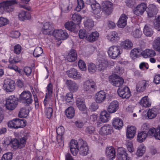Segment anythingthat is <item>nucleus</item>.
Listing matches in <instances>:
<instances>
[{
    "instance_id": "f257e3e1",
    "label": "nucleus",
    "mask_w": 160,
    "mask_h": 160,
    "mask_svg": "<svg viewBox=\"0 0 160 160\" xmlns=\"http://www.w3.org/2000/svg\"><path fill=\"white\" fill-rule=\"evenodd\" d=\"M16 0L6 1L0 3V10H4L7 12L13 11L14 9V5L18 3Z\"/></svg>"
},
{
    "instance_id": "f03ea898",
    "label": "nucleus",
    "mask_w": 160,
    "mask_h": 160,
    "mask_svg": "<svg viewBox=\"0 0 160 160\" xmlns=\"http://www.w3.org/2000/svg\"><path fill=\"white\" fill-rule=\"evenodd\" d=\"M18 103V99L14 96H10L6 100V106L10 110H12L17 107Z\"/></svg>"
},
{
    "instance_id": "7ed1b4c3",
    "label": "nucleus",
    "mask_w": 160,
    "mask_h": 160,
    "mask_svg": "<svg viewBox=\"0 0 160 160\" xmlns=\"http://www.w3.org/2000/svg\"><path fill=\"white\" fill-rule=\"evenodd\" d=\"M96 83L92 80H87L83 84V90L84 91L89 93L94 92L97 89Z\"/></svg>"
},
{
    "instance_id": "20e7f679",
    "label": "nucleus",
    "mask_w": 160,
    "mask_h": 160,
    "mask_svg": "<svg viewBox=\"0 0 160 160\" xmlns=\"http://www.w3.org/2000/svg\"><path fill=\"white\" fill-rule=\"evenodd\" d=\"M83 140L79 139L78 141L72 140L70 142L69 147L71 151L74 156L77 155L78 152V149L80 147V143H81Z\"/></svg>"
},
{
    "instance_id": "39448f33",
    "label": "nucleus",
    "mask_w": 160,
    "mask_h": 160,
    "mask_svg": "<svg viewBox=\"0 0 160 160\" xmlns=\"http://www.w3.org/2000/svg\"><path fill=\"white\" fill-rule=\"evenodd\" d=\"M19 99L20 101L28 105L31 104L32 102V94L30 92L28 91H23L20 95Z\"/></svg>"
},
{
    "instance_id": "423d86ee",
    "label": "nucleus",
    "mask_w": 160,
    "mask_h": 160,
    "mask_svg": "<svg viewBox=\"0 0 160 160\" xmlns=\"http://www.w3.org/2000/svg\"><path fill=\"white\" fill-rule=\"evenodd\" d=\"M26 138L25 137L19 139L16 138L12 139V147L14 149L22 148L26 144Z\"/></svg>"
},
{
    "instance_id": "0eeeda50",
    "label": "nucleus",
    "mask_w": 160,
    "mask_h": 160,
    "mask_svg": "<svg viewBox=\"0 0 160 160\" xmlns=\"http://www.w3.org/2000/svg\"><path fill=\"white\" fill-rule=\"evenodd\" d=\"M109 81L113 86L118 87H121L124 83L123 79L115 74L110 77Z\"/></svg>"
},
{
    "instance_id": "6e6552de",
    "label": "nucleus",
    "mask_w": 160,
    "mask_h": 160,
    "mask_svg": "<svg viewBox=\"0 0 160 160\" xmlns=\"http://www.w3.org/2000/svg\"><path fill=\"white\" fill-rule=\"evenodd\" d=\"M108 53L109 57L112 59H115L121 53L119 47L117 46L110 47L108 50Z\"/></svg>"
},
{
    "instance_id": "1a4fd4ad",
    "label": "nucleus",
    "mask_w": 160,
    "mask_h": 160,
    "mask_svg": "<svg viewBox=\"0 0 160 160\" xmlns=\"http://www.w3.org/2000/svg\"><path fill=\"white\" fill-rule=\"evenodd\" d=\"M117 92L118 95L123 99H128L131 95L130 89L127 86L122 88H119Z\"/></svg>"
},
{
    "instance_id": "9d476101",
    "label": "nucleus",
    "mask_w": 160,
    "mask_h": 160,
    "mask_svg": "<svg viewBox=\"0 0 160 160\" xmlns=\"http://www.w3.org/2000/svg\"><path fill=\"white\" fill-rule=\"evenodd\" d=\"M60 7L62 12L67 13L72 9V4L69 0H62Z\"/></svg>"
},
{
    "instance_id": "9b49d317",
    "label": "nucleus",
    "mask_w": 160,
    "mask_h": 160,
    "mask_svg": "<svg viewBox=\"0 0 160 160\" xmlns=\"http://www.w3.org/2000/svg\"><path fill=\"white\" fill-rule=\"evenodd\" d=\"M3 87L7 92H12L15 88V82L13 80L7 78L4 80Z\"/></svg>"
},
{
    "instance_id": "f8f14e48",
    "label": "nucleus",
    "mask_w": 160,
    "mask_h": 160,
    "mask_svg": "<svg viewBox=\"0 0 160 160\" xmlns=\"http://www.w3.org/2000/svg\"><path fill=\"white\" fill-rule=\"evenodd\" d=\"M113 8V5L111 2L105 1L102 4V9L103 11L105 12L107 14H110Z\"/></svg>"
},
{
    "instance_id": "ddd939ff",
    "label": "nucleus",
    "mask_w": 160,
    "mask_h": 160,
    "mask_svg": "<svg viewBox=\"0 0 160 160\" xmlns=\"http://www.w3.org/2000/svg\"><path fill=\"white\" fill-rule=\"evenodd\" d=\"M53 35L57 39L59 40L65 39L68 36V33L65 31L61 29L55 30L53 32Z\"/></svg>"
},
{
    "instance_id": "4468645a",
    "label": "nucleus",
    "mask_w": 160,
    "mask_h": 160,
    "mask_svg": "<svg viewBox=\"0 0 160 160\" xmlns=\"http://www.w3.org/2000/svg\"><path fill=\"white\" fill-rule=\"evenodd\" d=\"M80 144L78 149L79 154L83 156L87 155L89 152V148L87 143L83 140L81 143Z\"/></svg>"
},
{
    "instance_id": "2eb2a0df",
    "label": "nucleus",
    "mask_w": 160,
    "mask_h": 160,
    "mask_svg": "<svg viewBox=\"0 0 160 160\" xmlns=\"http://www.w3.org/2000/svg\"><path fill=\"white\" fill-rule=\"evenodd\" d=\"M113 127L111 125L106 124L101 128L100 133L102 135L110 134L113 132Z\"/></svg>"
},
{
    "instance_id": "dca6fc26",
    "label": "nucleus",
    "mask_w": 160,
    "mask_h": 160,
    "mask_svg": "<svg viewBox=\"0 0 160 160\" xmlns=\"http://www.w3.org/2000/svg\"><path fill=\"white\" fill-rule=\"evenodd\" d=\"M106 98V94L103 91H100L97 92L95 96V100L97 103L103 102Z\"/></svg>"
},
{
    "instance_id": "f3484780",
    "label": "nucleus",
    "mask_w": 160,
    "mask_h": 160,
    "mask_svg": "<svg viewBox=\"0 0 160 160\" xmlns=\"http://www.w3.org/2000/svg\"><path fill=\"white\" fill-rule=\"evenodd\" d=\"M68 76L74 79H78L81 78V76L78 71L74 68H72L66 72Z\"/></svg>"
},
{
    "instance_id": "a211bd4d",
    "label": "nucleus",
    "mask_w": 160,
    "mask_h": 160,
    "mask_svg": "<svg viewBox=\"0 0 160 160\" xmlns=\"http://www.w3.org/2000/svg\"><path fill=\"white\" fill-rule=\"evenodd\" d=\"M66 84L70 90L72 92H75L78 90V85L73 81L67 80L66 82Z\"/></svg>"
},
{
    "instance_id": "6ab92c4d",
    "label": "nucleus",
    "mask_w": 160,
    "mask_h": 160,
    "mask_svg": "<svg viewBox=\"0 0 160 160\" xmlns=\"http://www.w3.org/2000/svg\"><path fill=\"white\" fill-rule=\"evenodd\" d=\"M147 6L146 4L142 3L138 5L136 8L134 13L136 15L139 16L142 15L146 10Z\"/></svg>"
},
{
    "instance_id": "aec40b11",
    "label": "nucleus",
    "mask_w": 160,
    "mask_h": 160,
    "mask_svg": "<svg viewBox=\"0 0 160 160\" xmlns=\"http://www.w3.org/2000/svg\"><path fill=\"white\" fill-rule=\"evenodd\" d=\"M52 30V24L49 22H46L44 23L42 31L44 34L50 35Z\"/></svg>"
},
{
    "instance_id": "412c9836",
    "label": "nucleus",
    "mask_w": 160,
    "mask_h": 160,
    "mask_svg": "<svg viewBox=\"0 0 160 160\" xmlns=\"http://www.w3.org/2000/svg\"><path fill=\"white\" fill-rule=\"evenodd\" d=\"M112 123L113 126L115 129L120 130L123 126V122L119 118H115L113 119Z\"/></svg>"
},
{
    "instance_id": "4be33fe9",
    "label": "nucleus",
    "mask_w": 160,
    "mask_h": 160,
    "mask_svg": "<svg viewBox=\"0 0 160 160\" xmlns=\"http://www.w3.org/2000/svg\"><path fill=\"white\" fill-rule=\"evenodd\" d=\"M118 102L117 101H114L108 106V111L109 113H114L118 109Z\"/></svg>"
},
{
    "instance_id": "5701e85b",
    "label": "nucleus",
    "mask_w": 160,
    "mask_h": 160,
    "mask_svg": "<svg viewBox=\"0 0 160 160\" xmlns=\"http://www.w3.org/2000/svg\"><path fill=\"white\" fill-rule=\"evenodd\" d=\"M128 17L125 14H122L120 17L117 23V26L120 28H123L127 24Z\"/></svg>"
},
{
    "instance_id": "b1692460",
    "label": "nucleus",
    "mask_w": 160,
    "mask_h": 160,
    "mask_svg": "<svg viewBox=\"0 0 160 160\" xmlns=\"http://www.w3.org/2000/svg\"><path fill=\"white\" fill-rule=\"evenodd\" d=\"M148 81L146 80L140 81L137 85V91L139 92L144 91L146 88L148 86Z\"/></svg>"
},
{
    "instance_id": "393cba45",
    "label": "nucleus",
    "mask_w": 160,
    "mask_h": 160,
    "mask_svg": "<svg viewBox=\"0 0 160 160\" xmlns=\"http://www.w3.org/2000/svg\"><path fill=\"white\" fill-rule=\"evenodd\" d=\"M106 154L110 159H113L116 156L115 149L112 147L107 148L106 150Z\"/></svg>"
},
{
    "instance_id": "a878e982",
    "label": "nucleus",
    "mask_w": 160,
    "mask_h": 160,
    "mask_svg": "<svg viewBox=\"0 0 160 160\" xmlns=\"http://www.w3.org/2000/svg\"><path fill=\"white\" fill-rule=\"evenodd\" d=\"M148 11H147L148 15L150 17H152L156 15L158 12L157 9L155 5L152 4L149 5Z\"/></svg>"
},
{
    "instance_id": "bb28decb",
    "label": "nucleus",
    "mask_w": 160,
    "mask_h": 160,
    "mask_svg": "<svg viewBox=\"0 0 160 160\" xmlns=\"http://www.w3.org/2000/svg\"><path fill=\"white\" fill-rule=\"evenodd\" d=\"M136 133V128L133 126H129L127 128V137L128 138L131 139L135 136Z\"/></svg>"
},
{
    "instance_id": "cd10ccee",
    "label": "nucleus",
    "mask_w": 160,
    "mask_h": 160,
    "mask_svg": "<svg viewBox=\"0 0 160 160\" xmlns=\"http://www.w3.org/2000/svg\"><path fill=\"white\" fill-rule=\"evenodd\" d=\"M76 104L80 111H83L86 109L85 102L83 98H78L76 101Z\"/></svg>"
},
{
    "instance_id": "c85d7f7f",
    "label": "nucleus",
    "mask_w": 160,
    "mask_h": 160,
    "mask_svg": "<svg viewBox=\"0 0 160 160\" xmlns=\"http://www.w3.org/2000/svg\"><path fill=\"white\" fill-rule=\"evenodd\" d=\"M110 118L109 114L106 111H102L100 116V120L102 122H108Z\"/></svg>"
},
{
    "instance_id": "c756f323",
    "label": "nucleus",
    "mask_w": 160,
    "mask_h": 160,
    "mask_svg": "<svg viewBox=\"0 0 160 160\" xmlns=\"http://www.w3.org/2000/svg\"><path fill=\"white\" fill-rule=\"evenodd\" d=\"M18 16L19 19L22 21L26 19H29L31 18L29 13L27 11H22L19 12Z\"/></svg>"
},
{
    "instance_id": "7c9ffc66",
    "label": "nucleus",
    "mask_w": 160,
    "mask_h": 160,
    "mask_svg": "<svg viewBox=\"0 0 160 160\" xmlns=\"http://www.w3.org/2000/svg\"><path fill=\"white\" fill-rule=\"evenodd\" d=\"M99 36V33L96 31L92 33L88 36L86 37L87 40L89 42H94L97 40Z\"/></svg>"
},
{
    "instance_id": "2f4dec72",
    "label": "nucleus",
    "mask_w": 160,
    "mask_h": 160,
    "mask_svg": "<svg viewBox=\"0 0 160 160\" xmlns=\"http://www.w3.org/2000/svg\"><path fill=\"white\" fill-rule=\"evenodd\" d=\"M77 58V54L74 49L71 50L67 57V60L69 62L74 61Z\"/></svg>"
},
{
    "instance_id": "473e14b6",
    "label": "nucleus",
    "mask_w": 160,
    "mask_h": 160,
    "mask_svg": "<svg viewBox=\"0 0 160 160\" xmlns=\"http://www.w3.org/2000/svg\"><path fill=\"white\" fill-rule=\"evenodd\" d=\"M142 56L145 58H147L148 57H152L156 55L155 52L152 49H146L143 51L142 53Z\"/></svg>"
},
{
    "instance_id": "72a5a7b5",
    "label": "nucleus",
    "mask_w": 160,
    "mask_h": 160,
    "mask_svg": "<svg viewBox=\"0 0 160 160\" xmlns=\"http://www.w3.org/2000/svg\"><path fill=\"white\" fill-rule=\"evenodd\" d=\"M64 26L66 28L71 32L76 31V28L77 25L73 21H70L66 23Z\"/></svg>"
},
{
    "instance_id": "f704fd0d",
    "label": "nucleus",
    "mask_w": 160,
    "mask_h": 160,
    "mask_svg": "<svg viewBox=\"0 0 160 160\" xmlns=\"http://www.w3.org/2000/svg\"><path fill=\"white\" fill-rule=\"evenodd\" d=\"M122 47L125 49H130L132 47V42L129 39H127L121 42Z\"/></svg>"
},
{
    "instance_id": "c9c22d12",
    "label": "nucleus",
    "mask_w": 160,
    "mask_h": 160,
    "mask_svg": "<svg viewBox=\"0 0 160 160\" xmlns=\"http://www.w3.org/2000/svg\"><path fill=\"white\" fill-rule=\"evenodd\" d=\"M140 103L142 106L145 108L149 107L151 105V102L148 96L143 97L141 100Z\"/></svg>"
},
{
    "instance_id": "e433bc0d",
    "label": "nucleus",
    "mask_w": 160,
    "mask_h": 160,
    "mask_svg": "<svg viewBox=\"0 0 160 160\" xmlns=\"http://www.w3.org/2000/svg\"><path fill=\"white\" fill-rule=\"evenodd\" d=\"M142 53L141 49L135 48L131 51L130 57L132 59H134L137 58H138Z\"/></svg>"
},
{
    "instance_id": "4c0bfd02",
    "label": "nucleus",
    "mask_w": 160,
    "mask_h": 160,
    "mask_svg": "<svg viewBox=\"0 0 160 160\" xmlns=\"http://www.w3.org/2000/svg\"><path fill=\"white\" fill-rule=\"evenodd\" d=\"M66 115L69 118H72L74 116L75 111L74 108L71 107H68L65 111Z\"/></svg>"
},
{
    "instance_id": "58836bf2",
    "label": "nucleus",
    "mask_w": 160,
    "mask_h": 160,
    "mask_svg": "<svg viewBox=\"0 0 160 160\" xmlns=\"http://www.w3.org/2000/svg\"><path fill=\"white\" fill-rule=\"evenodd\" d=\"M107 37L109 40L113 42L119 39L118 33L115 31L112 32L109 35L107 36Z\"/></svg>"
},
{
    "instance_id": "ea45409f",
    "label": "nucleus",
    "mask_w": 160,
    "mask_h": 160,
    "mask_svg": "<svg viewBox=\"0 0 160 160\" xmlns=\"http://www.w3.org/2000/svg\"><path fill=\"white\" fill-rule=\"evenodd\" d=\"M99 62V64L98 65V70L100 71H102L105 69L107 65L108 62L103 59L100 60Z\"/></svg>"
},
{
    "instance_id": "a19ab883",
    "label": "nucleus",
    "mask_w": 160,
    "mask_h": 160,
    "mask_svg": "<svg viewBox=\"0 0 160 160\" xmlns=\"http://www.w3.org/2000/svg\"><path fill=\"white\" fill-rule=\"evenodd\" d=\"M91 7L93 10L92 12L94 14H99L101 12V7L98 3H96L94 4H92Z\"/></svg>"
},
{
    "instance_id": "79ce46f5",
    "label": "nucleus",
    "mask_w": 160,
    "mask_h": 160,
    "mask_svg": "<svg viewBox=\"0 0 160 160\" xmlns=\"http://www.w3.org/2000/svg\"><path fill=\"white\" fill-rule=\"evenodd\" d=\"M156 109H149L147 113V116L149 119L155 118L157 115Z\"/></svg>"
},
{
    "instance_id": "37998d69",
    "label": "nucleus",
    "mask_w": 160,
    "mask_h": 160,
    "mask_svg": "<svg viewBox=\"0 0 160 160\" xmlns=\"http://www.w3.org/2000/svg\"><path fill=\"white\" fill-rule=\"evenodd\" d=\"M143 33L147 36H151L153 34V31L150 27L146 25L143 29Z\"/></svg>"
},
{
    "instance_id": "c03bdc74",
    "label": "nucleus",
    "mask_w": 160,
    "mask_h": 160,
    "mask_svg": "<svg viewBox=\"0 0 160 160\" xmlns=\"http://www.w3.org/2000/svg\"><path fill=\"white\" fill-rule=\"evenodd\" d=\"M153 46L156 51L160 52V37H158L154 40Z\"/></svg>"
},
{
    "instance_id": "a18cd8bd",
    "label": "nucleus",
    "mask_w": 160,
    "mask_h": 160,
    "mask_svg": "<svg viewBox=\"0 0 160 160\" xmlns=\"http://www.w3.org/2000/svg\"><path fill=\"white\" fill-rule=\"evenodd\" d=\"M117 156L119 160H129L130 159V158L127 156V154L124 151L121 152H119Z\"/></svg>"
},
{
    "instance_id": "49530a36",
    "label": "nucleus",
    "mask_w": 160,
    "mask_h": 160,
    "mask_svg": "<svg viewBox=\"0 0 160 160\" xmlns=\"http://www.w3.org/2000/svg\"><path fill=\"white\" fill-rule=\"evenodd\" d=\"M28 113L29 111L25 108H22L19 112L18 116L20 118H26Z\"/></svg>"
},
{
    "instance_id": "de8ad7c7",
    "label": "nucleus",
    "mask_w": 160,
    "mask_h": 160,
    "mask_svg": "<svg viewBox=\"0 0 160 160\" xmlns=\"http://www.w3.org/2000/svg\"><path fill=\"white\" fill-rule=\"evenodd\" d=\"M147 136V133L146 132H142L139 133L137 137L138 141L140 142H142L145 140Z\"/></svg>"
},
{
    "instance_id": "09e8293b",
    "label": "nucleus",
    "mask_w": 160,
    "mask_h": 160,
    "mask_svg": "<svg viewBox=\"0 0 160 160\" xmlns=\"http://www.w3.org/2000/svg\"><path fill=\"white\" fill-rule=\"evenodd\" d=\"M85 27L86 29H91L94 26L93 22L91 19H88L84 22Z\"/></svg>"
},
{
    "instance_id": "8fccbe9b",
    "label": "nucleus",
    "mask_w": 160,
    "mask_h": 160,
    "mask_svg": "<svg viewBox=\"0 0 160 160\" xmlns=\"http://www.w3.org/2000/svg\"><path fill=\"white\" fill-rule=\"evenodd\" d=\"M146 148L143 145H140L138 148L136 154L139 156H142L143 155L145 151Z\"/></svg>"
},
{
    "instance_id": "3c124183",
    "label": "nucleus",
    "mask_w": 160,
    "mask_h": 160,
    "mask_svg": "<svg viewBox=\"0 0 160 160\" xmlns=\"http://www.w3.org/2000/svg\"><path fill=\"white\" fill-rule=\"evenodd\" d=\"M72 20L74 23H75L77 25L80 23L82 20V18L79 15L74 14L72 16Z\"/></svg>"
},
{
    "instance_id": "603ef678",
    "label": "nucleus",
    "mask_w": 160,
    "mask_h": 160,
    "mask_svg": "<svg viewBox=\"0 0 160 160\" xmlns=\"http://www.w3.org/2000/svg\"><path fill=\"white\" fill-rule=\"evenodd\" d=\"M43 52L42 49L40 47H37L34 50L33 55L36 57H38Z\"/></svg>"
},
{
    "instance_id": "864d4df0",
    "label": "nucleus",
    "mask_w": 160,
    "mask_h": 160,
    "mask_svg": "<svg viewBox=\"0 0 160 160\" xmlns=\"http://www.w3.org/2000/svg\"><path fill=\"white\" fill-rule=\"evenodd\" d=\"M78 5L76 7V10L78 12H79L84 7V3L82 0H78Z\"/></svg>"
},
{
    "instance_id": "5fc2aeb1",
    "label": "nucleus",
    "mask_w": 160,
    "mask_h": 160,
    "mask_svg": "<svg viewBox=\"0 0 160 160\" xmlns=\"http://www.w3.org/2000/svg\"><path fill=\"white\" fill-rule=\"evenodd\" d=\"M97 68L96 65L93 63H90L88 65V70L89 72L91 73L95 72Z\"/></svg>"
},
{
    "instance_id": "6e6d98bb",
    "label": "nucleus",
    "mask_w": 160,
    "mask_h": 160,
    "mask_svg": "<svg viewBox=\"0 0 160 160\" xmlns=\"http://www.w3.org/2000/svg\"><path fill=\"white\" fill-rule=\"evenodd\" d=\"M12 158V153L10 152H8L3 155L2 158V160H11Z\"/></svg>"
},
{
    "instance_id": "4d7b16f0",
    "label": "nucleus",
    "mask_w": 160,
    "mask_h": 160,
    "mask_svg": "<svg viewBox=\"0 0 160 160\" xmlns=\"http://www.w3.org/2000/svg\"><path fill=\"white\" fill-rule=\"evenodd\" d=\"M132 34L134 38H139L141 37L142 32L139 29H136L132 32Z\"/></svg>"
},
{
    "instance_id": "13d9d810",
    "label": "nucleus",
    "mask_w": 160,
    "mask_h": 160,
    "mask_svg": "<svg viewBox=\"0 0 160 160\" xmlns=\"http://www.w3.org/2000/svg\"><path fill=\"white\" fill-rule=\"evenodd\" d=\"M78 66L80 69L82 71L86 70V66L84 62L81 60H79L78 62Z\"/></svg>"
},
{
    "instance_id": "bf43d9fd",
    "label": "nucleus",
    "mask_w": 160,
    "mask_h": 160,
    "mask_svg": "<svg viewBox=\"0 0 160 160\" xmlns=\"http://www.w3.org/2000/svg\"><path fill=\"white\" fill-rule=\"evenodd\" d=\"M53 112V110L52 108L49 107L46 108V115L47 117L48 118H50L52 116Z\"/></svg>"
},
{
    "instance_id": "052dcab7",
    "label": "nucleus",
    "mask_w": 160,
    "mask_h": 160,
    "mask_svg": "<svg viewBox=\"0 0 160 160\" xmlns=\"http://www.w3.org/2000/svg\"><path fill=\"white\" fill-rule=\"evenodd\" d=\"M95 130V128L93 127L90 126L86 128L85 129V132L87 134L90 135L93 133Z\"/></svg>"
},
{
    "instance_id": "680f3d73",
    "label": "nucleus",
    "mask_w": 160,
    "mask_h": 160,
    "mask_svg": "<svg viewBox=\"0 0 160 160\" xmlns=\"http://www.w3.org/2000/svg\"><path fill=\"white\" fill-rule=\"evenodd\" d=\"M8 20L6 18L3 17H0V27L7 24Z\"/></svg>"
},
{
    "instance_id": "e2e57ef3",
    "label": "nucleus",
    "mask_w": 160,
    "mask_h": 160,
    "mask_svg": "<svg viewBox=\"0 0 160 160\" xmlns=\"http://www.w3.org/2000/svg\"><path fill=\"white\" fill-rule=\"evenodd\" d=\"M154 27L155 28L160 30V16L156 18V21L154 22Z\"/></svg>"
},
{
    "instance_id": "0e129e2a",
    "label": "nucleus",
    "mask_w": 160,
    "mask_h": 160,
    "mask_svg": "<svg viewBox=\"0 0 160 160\" xmlns=\"http://www.w3.org/2000/svg\"><path fill=\"white\" fill-rule=\"evenodd\" d=\"M155 139L160 140V126L156 129V131L154 134Z\"/></svg>"
},
{
    "instance_id": "69168bd1",
    "label": "nucleus",
    "mask_w": 160,
    "mask_h": 160,
    "mask_svg": "<svg viewBox=\"0 0 160 160\" xmlns=\"http://www.w3.org/2000/svg\"><path fill=\"white\" fill-rule=\"evenodd\" d=\"M86 32L84 29H81L80 30L79 32V36L80 38H84L86 37Z\"/></svg>"
},
{
    "instance_id": "338daca9",
    "label": "nucleus",
    "mask_w": 160,
    "mask_h": 160,
    "mask_svg": "<svg viewBox=\"0 0 160 160\" xmlns=\"http://www.w3.org/2000/svg\"><path fill=\"white\" fill-rule=\"evenodd\" d=\"M73 100V95L72 93L70 92L67 94L66 98V102H69Z\"/></svg>"
},
{
    "instance_id": "774afa93",
    "label": "nucleus",
    "mask_w": 160,
    "mask_h": 160,
    "mask_svg": "<svg viewBox=\"0 0 160 160\" xmlns=\"http://www.w3.org/2000/svg\"><path fill=\"white\" fill-rule=\"evenodd\" d=\"M21 49V47L19 44H17L14 47V52L16 54H20Z\"/></svg>"
}]
</instances>
